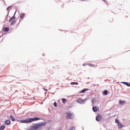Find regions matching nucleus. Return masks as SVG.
Masks as SVG:
<instances>
[{"mask_svg": "<svg viewBox=\"0 0 130 130\" xmlns=\"http://www.w3.org/2000/svg\"><path fill=\"white\" fill-rule=\"evenodd\" d=\"M10 9H11V6L8 7V8H7V11H9Z\"/></svg>", "mask_w": 130, "mask_h": 130, "instance_id": "obj_25", "label": "nucleus"}, {"mask_svg": "<svg viewBox=\"0 0 130 130\" xmlns=\"http://www.w3.org/2000/svg\"><path fill=\"white\" fill-rule=\"evenodd\" d=\"M118 127H119V128H122V127H123V125L121 124V123L120 122H119L118 124Z\"/></svg>", "mask_w": 130, "mask_h": 130, "instance_id": "obj_11", "label": "nucleus"}, {"mask_svg": "<svg viewBox=\"0 0 130 130\" xmlns=\"http://www.w3.org/2000/svg\"><path fill=\"white\" fill-rule=\"evenodd\" d=\"M5 124H6V125H9L10 124H11V121L8 120L5 121Z\"/></svg>", "mask_w": 130, "mask_h": 130, "instance_id": "obj_7", "label": "nucleus"}, {"mask_svg": "<svg viewBox=\"0 0 130 130\" xmlns=\"http://www.w3.org/2000/svg\"><path fill=\"white\" fill-rule=\"evenodd\" d=\"M122 84H124V85H126V86H127V87H130V84L128 82H123Z\"/></svg>", "mask_w": 130, "mask_h": 130, "instance_id": "obj_12", "label": "nucleus"}, {"mask_svg": "<svg viewBox=\"0 0 130 130\" xmlns=\"http://www.w3.org/2000/svg\"><path fill=\"white\" fill-rule=\"evenodd\" d=\"M6 128V126L5 125H2L0 127V129L1 130H4Z\"/></svg>", "mask_w": 130, "mask_h": 130, "instance_id": "obj_19", "label": "nucleus"}, {"mask_svg": "<svg viewBox=\"0 0 130 130\" xmlns=\"http://www.w3.org/2000/svg\"><path fill=\"white\" fill-rule=\"evenodd\" d=\"M10 118H11V120H12V121H15V120H16V119H15V117H14V116H13V115L10 116Z\"/></svg>", "mask_w": 130, "mask_h": 130, "instance_id": "obj_13", "label": "nucleus"}, {"mask_svg": "<svg viewBox=\"0 0 130 130\" xmlns=\"http://www.w3.org/2000/svg\"><path fill=\"white\" fill-rule=\"evenodd\" d=\"M119 104H120V105H124V104H125V101L120 100Z\"/></svg>", "mask_w": 130, "mask_h": 130, "instance_id": "obj_9", "label": "nucleus"}, {"mask_svg": "<svg viewBox=\"0 0 130 130\" xmlns=\"http://www.w3.org/2000/svg\"><path fill=\"white\" fill-rule=\"evenodd\" d=\"M54 106L55 107H56L57 106V104L55 102L54 103Z\"/></svg>", "mask_w": 130, "mask_h": 130, "instance_id": "obj_23", "label": "nucleus"}, {"mask_svg": "<svg viewBox=\"0 0 130 130\" xmlns=\"http://www.w3.org/2000/svg\"><path fill=\"white\" fill-rule=\"evenodd\" d=\"M0 37H2V36H1V35H0Z\"/></svg>", "mask_w": 130, "mask_h": 130, "instance_id": "obj_28", "label": "nucleus"}, {"mask_svg": "<svg viewBox=\"0 0 130 130\" xmlns=\"http://www.w3.org/2000/svg\"><path fill=\"white\" fill-rule=\"evenodd\" d=\"M87 90H88V89H84L82 90L81 91H80V93H85V92H86V91H87Z\"/></svg>", "mask_w": 130, "mask_h": 130, "instance_id": "obj_17", "label": "nucleus"}, {"mask_svg": "<svg viewBox=\"0 0 130 130\" xmlns=\"http://www.w3.org/2000/svg\"><path fill=\"white\" fill-rule=\"evenodd\" d=\"M92 110L94 111V112H97V111H98V108H97L96 107H93L92 108Z\"/></svg>", "mask_w": 130, "mask_h": 130, "instance_id": "obj_10", "label": "nucleus"}, {"mask_svg": "<svg viewBox=\"0 0 130 130\" xmlns=\"http://www.w3.org/2000/svg\"><path fill=\"white\" fill-rule=\"evenodd\" d=\"M70 130H75V129H76V128H75V127H74V126H72V127H70Z\"/></svg>", "mask_w": 130, "mask_h": 130, "instance_id": "obj_22", "label": "nucleus"}, {"mask_svg": "<svg viewBox=\"0 0 130 130\" xmlns=\"http://www.w3.org/2000/svg\"><path fill=\"white\" fill-rule=\"evenodd\" d=\"M88 65L92 68H94V67H95V64L92 63H88Z\"/></svg>", "mask_w": 130, "mask_h": 130, "instance_id": "obj_16", "label": "nucleus"}, {"mask_svg": "<svg viewBox=\"0 0 130 130\" xmlns=\"http://www.w3.org/2000/svg\"><path fill=\"white\" fill-rule=\"evenodd\" d=\"M46 124V123H41V124H36V129H41L42 128V126H44Z\"/></svg>", "mask_w": 130, "mask_h": 130, "instance_id": "obj_3", "label": "nucleus"}, {"mask_svg": "<svg viewBox=\"0 0 130 130\" xmlns=\"http://www.w3.org/2000/svg\"><path fill=\"white\" fill-rule=\"evenodd\" d=\"M62 101L64 104H65V103H67V99H62Z\"/></svg>", "mask_w": 130, "mask_h": 130, "instance_id": "obj_18", "label": "nucleus"}, {"mask_svg": "<svg viewBox=\"0 0 130 130\" xmlns=\"http://www.w3.org/2000/svg\"><path fill=\"white\" fill-rule=\"evenodd\" d=\"M85 100H86V99L83 100L82 99H79L76 101V102H77V103H80V104H84V102H85Z\"/></svg>", "mask_w": 130, "mask_h": 130, "instance_id": "obj_5", "label": "nucleus"}, {"mask_svg": "<svg viewBox=\"0 0 130 130\" xmlns=\"http://www.w3.org/2000/svg\"><path fill=\"white\" fill-rule=\"evenodd\" d=\"M0 37H2V36H1V35H0Z\"/></svg>", "mask_w": 130, "mask_h": 130, "instance_id": "obj_29", "label": "nucleus"}, {"mask_svg": "<svg viewBox=\"0 0 130 130\" xmlns=\"http://www.w3.org/2000/svg\"><path fill=\"white\" fill-rule=\"evenodd\" d=\"M83 67H86V66H87V64H86V63H83Z\"/></svg>", "mask_w": 130, "mask_h": 130, "instance_id": "obj_26", "label": "nucleus"}, {"mask_svg": "<svg viewBox=\"0 0 130 130\" xmlns=\"http://www.w3.org/2000/svg\"><path fill=\"white\" fill-rule=\"evenodd\" d=\"M104 94L105 95H107V94H108V92L107 91V90H105V91H104Z\"/></svg>", "mask_w": 130, "mask_h": 130, "instance_id": "obj_21", "label": "nucleus"}, {"mask_svg": "<svg viewBox=\"0 0 130 130\" xmlns=\"http://www.w3.org/2000/svg\"><path fill=\"white\" fill-rule=\"evenodd\" d=\"M37 120H40V118L38 117H35L32 118H27L24 120H20L21 123H30L33 122V121H36Z\"/></svg>", "mask_w": 130, "mask_h": 130, "instance_id": "obj_1", "label": "nucleus"}, {"mask_svg": "<svg viewBox=\"0 0 130 130\" xmlns=\"http://www.w3.org/2000/svg\"><path fill=\"white\" fill-rule=\"evenodd\" d=\"M66 117L67 119H73L74 118V114L71 112L66 113Z\"/></svg>", "mask_w": 130, "mask_h": 130, "instance_id": "obj_2", "label": "nucleus"}, {"mask_svg": "<svg viewBox=\"0 0 130 130\" xmlns=\"http://www.w3.org/2000/svg\"><path fill=\"white\" fill-rule=\"evenodd\" d=\"M44 91H47V89H45V88H44Z\"/></svg>", "mask_w": 130, "mask_h": 130, "instance_id": "obj_27", "label": "nucleus"}, {"mask_svg": "<svg viewBox=\"0 0 130 130\" xmlns=\"http://www.w3.org/2000/svg\"><path fill=\"white\" fill-rule=\"evenodd\" d=\"M24 16H25V13H22V14L20 15V18L21 19H22V18H24Z\"/></svg>", "mask_w": 130, "mask_h": 130, "instance_id": "obj_15", "label": "nucleus"}, {"mask_svg": "<svg viewBox=\"0 0 130 130\" xmlns=\"http://www.w3.org/2000/svg\"><path fill=\"white\" fill-rule=\"evenodd\" d=\"M3 30L4 32H8V31L10 30V28L9 27H4L3 28Z\"/></svg>", "mask_w": 130, "mask_h": 130, "instance_id": "obj_8", "label": "nucleus"}, {"mask_svg": "<svg viewBox=\"0 0 130 130\" xmlns=\"http://www.w3.org/2000/svg\"><path fill=\"white\" fill-rule=\"evenodd\" d=\"M102 120V116L101 115H98L96 117V121H100V120Z\"/></svg>", "mask_w": 130, "mask_h": 130, "instance_id": "obj_6", "label": "nucleus"}, {"mask_svg": "<svg viewBox=\"0 0 130 130\" xmlns=\"http://www.w3.org/2000/svg\"><path fill=\"white\" fill-rule=\"evenodd\" d=\"M70 85H79V83L77 82H71Z\"/></svg>", "mask_w": 130, "mask_h": 130, "instance_id": "obj_14", "label": "nucleus"}, {"mask_svg": "<svg viewBox=\"0 0 130 130\" xmlns=\"http://www.w3.org/2000/svg\"><path fill=\"white\" fill-rule=\"evenodd\" d=\"M30 130H37L36 127L35 126H32L30 128Z\"/></svg>", "mask_w": 130, "mask_h": 130, "instance_id": "obj_20", "label": "nucleus"}, {"mask_svg": "<svg viewBox=\"0 0 130 130\" xmlns=\"http://www.w3.org/2000/svg\"><path fill=\"white\" fill-rule=\"evenodd\" d=\"M115 122H116V123L119 124V121L117 119H116V120H115Z\"/></svg>", "mask_w": 130, "mask_h": 130, "instance_id": "obj_24", "label": "nucleus"}, {"mask_svg": "<svg viewBox=\"0 0 130 130\" xmlns=\"http://www.w3.org/2000/svg\"><path fill=\"white\" fill-rule=\"evenodd\" d=\"M16 20V17L15 16H13L10 19L9 22L10 23H11V26L15 25L16 23V20Z\"/></svg>", "mask_w": 130, "mask_h": 130, "instance_id": "obj_4", "label": "nucleus"}]
</instances>
